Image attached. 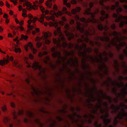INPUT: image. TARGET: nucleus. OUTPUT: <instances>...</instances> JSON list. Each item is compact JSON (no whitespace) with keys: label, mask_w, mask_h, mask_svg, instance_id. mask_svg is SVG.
Segmentation results:
<instances>
[{"label":"nucleus","mask_w":127,"mask_h":127,"mask_svg":"<svg viewBox=\"0 0 127 127\" xmlns=\"http://www.w3.org/2000/svg\"><path fill=\"white\" fill-rule=\"evenodd\" d=\"M94 51L96 53V56L93 58L92 56H91L92 57L93 60H92L91 59H89L92 62H96L100 63V64L99 66V69L100 71L102 72L103 73H99L98 74L100 77H102L103 76V74L106 75L107 74L108 68L104 64L105 62L108 60L107 55L111 57L113 56V54L110 52L107 54L106 52L104 51L102 53V55L104 57V58L103 59L101 57V54L98 52V50L97 48H95Z\"/></svg>","instance_id":"1"},{"label":"nucleus","mask_w":127,"mask_h":127,"mask_svg":"<svg viewBox=\"0 0 127 127\" xmlns=\"http://www.w3.org/2000/svg\"><path fill=\"white\" fill-rule=\"evenodd\" d=\"M87 95L88 97V99L87 100V102H89L90 101H94L97 100L98 103H97L93 110V112L96 113L98 109H100L101 113L104 112V110L101 107V103L102 100L99 97V95L95 90L93 89L88 90L86 92Z\"/></svg>","instance_id":"2"},{"label":"nucleus","mask_w":127,"mask_h":127,"mask_svg":"<svg viewBox=\"0 0 127 127\" xmlns=\"http://www.w3.org/2000/svg\"><path fill=\"white\" fill-rule=\"evenodd\" d=\"M120 33H118L115 31H114L112 33V35L117 36L114 37L110 42V43L107 46L108 47H109L111 46V44L113 45H116V48L119 50L121 46H123L126 45V43L125 42H122L120 41L124 40L127 39V37L125 36H122L119 37L118 35H120Z\"/></svg>","instance_id":"3"},{"label":"nucleus","mask_w":127,"mask_h":127,"mask_svg":"<svg viewBox=\"0 0 127 127\" xmlns=\"http://www.w3.org/2000/svg\"><path fill=\"white\" fill-rule=\"evenodd\" d=\"M75 49L78 51V54L80 56H82L83 58L82 60V67L83 68H85V59L89 58L93 60L92 57L90 55H88L86 54V44L83 43L82 45L79 47V45L77 44L75 46Z\"/></svg>","instance_id":"4"},{"label":"nucleus","mask_w":127,"mask_h":127,"mask_svg":"<svg viewBox=\"0 0 127 127\" xmlns=\"http://www.w3.org/2000/svg\"><path fill=\"white\" fill-rule=\"evenodd\" d=\"M31 88L33 91L32 94L33 95H35L37 96H39L40 95H46L48 96H51V92L50 90L49 89L47 90L46 92H42L39 91L38 89H35L33 86H32Z\"/></svg>","instance_id":"5"},{"label":"nucleus","mask_w":127,"mask_h":127,"mask_svg":"<svg viewBox=\"0 0 127 127\" xmlns=\"http://www.w3.org/2000/svg\"><path fill=\"white\" fill-rule=\"evenodd\" d=\"M32 67L35 70L38 69L39 70V75H40L44 74L46 71V68H42L41 66L39 65V63L36 62H35L33 64Z\"/></svg>","instance_id":"6"},{"label":"nucleus","mask_w":127,"mask_h":127,"mask_svg":"<svg viewBox=\"0 0 127 127\" xmlns=\"http://www.w3.org/2000/svg\"><path fill=\"white\" fill-rule=\"evenodd\" d=\"M111 83L112 86H116L119 87H123L124 86V84L122 82L119 83L115 80L112 81L111 79L109 78H108L107 80L105 82V83L108 86H109Z\"/></svg>","instance_id":"7"},{"label":"nucleus","mask_w":127,"mask_h":127,"mask_svg":"<svg viewBox=\"0 0 127 127\" xmlns=\"http://www.w3.org/2000/svg\"><path fill=\"white\" fill-rule=\"evenodd\" d=\"M122 19L125 20V21L120 22L119 24V26L120 27H123L125 24H127V16H122L121 15H120L118 16V18L116 19L115 20L116 22H118L122 20Z\"/></svg>","instance_id":"8"},{"label":"nucleus","mask_w":127,"mask_h":127,"mask_svg":"<svg viewBox=\"0 0 127 127\" xmlns=\"http://www.w3.org/2000/svg\"><path fill=\"white\" fill-rule=\"evenodd\" d=\"M66 63L67 64H69L72 66H78V61L77 58L74 60L72 57H71L67 61Z\"/></svg>","instance_id":"9"},{"label":"nucleus","mask_w":127,"mask_h":127,"mask_svg":"<svg viewBox=\"0 0 127 127\" xmlns=\"http://www.w3.org/2000/svg\"><path fill=\"white\" fill-rule=\"evenodd\" d=\"M120 106L124 107L125 108L127 109V105H125L124 103L122 102L120 104V106L118 105L115 106L114 105H112L110 107V108L113 110L112 112H115L118 111L119 109Z\"/></svg>","instance_id":"10"},{"label":"nucleus","mask_w":127,"mask_h":127,"mask_svg":"<svg viewBox=\"0 0 127 127\" xmlns=\"http://www.w3.org/2000/svg\"><path fill=\"white\" fill-rule=\"evenodd\" d=\"M52 56L54 58L57 57L59 59L56 61V63L57 64H60L61 63V60H62L63 63H64V62H63V58L62 57L61 53L60 52L56 51V52L53 53L52 54Z\"/></svg>","instance_id":"11"},{"label":"nucleus","mask_w":127,"mask_h":127,"mask_svg":"<svg viewBox=\"0 0 127 127\" xmlns=\"http://www.w3.org/2000/svg\"><path fill=\"white\" fill-rule=\"evenodd\" d=\"M109 116V114L108 113H106L104 115H102L100 117L101 119H103V122L105 125L104 126L106 127L108 124L111 122V120L110 119H107L105 118L108 117Z\"/></svg>","instance_id":"12"},{"label":"nucleus","mask_w":127,"mask_h":127,"mask_svg":"<svg viewBox=\"0 0 127 127\" xmlns=\"http://www.w3.org/2000/svg\"><path fill=\"white\" fill-rule=\"evenodd\" d=\"M127 88V83L125 85V87H123V88L121 90V93L118 94V96L119 97L122 98H124L126 94H127V92H126V90Z\"/></svg>","instance_id":"13"},{"label":"nucleus","mask_w":127,"mask_h":127,"mask_svg":"<svg viewBox=\"0 0 127 127\" xmlns=\"http://www.w3.org/2000/svg\"><path fill=\"white\" fill-rule=\"evenodd\" d=\"M107 33L106 32H104L103 33V35L104 36V37L97 36L95 38V39L97 40L99 39L101 41H108L109 40V38L108 36H107Z\"/></svg>","instance_id":"14"},{"label":"nucleus","mask_w":127,"mask_h":127,"mask_svg":"<svg viewBox=\"0 0 127 127\" xmlns=\"http://www.w3.org/2000/svg\"><path fill=\"white\" fill-rule=\"evenodd\" d=\"M98 94L101 95V98L102 99H106L108 100H109V102L110 103L112 102V99L111 97L109 96L106 95L105 94H103L102 91H99L98 92Z\"/></svg>","instance_id":"15"},{"label":"nucleus","mask_w":127,"mask_h":127,"mask_svg":"<svg viewBox=\"0 0 127 127\" xmlns=\"http://www.w3.org/2000/svg\"><path fill=\"white\" fill-rule=\"evenodd\" d=\"M91 22L93 23H99V21L98 20H96L94 18H92L91 19L90 18H88L86 20L85 22L88 23L89 22Z\"/></svg>","instance_id":"16"},{"label":"nucleus","mask_w":127,"mask_h":127,"mask_svg":"<svg viewBox=\"0 0 127 127\" xmlns=\"http://www.w3.org/2000/svg\"><path fill=\"white\" fill-rule=\"evenodd\" d=\"M64 33L66 36H69L68 38V39L69 40H70L71 38L74 37V35L73 34L71 33H69L67 31H64Z\"/></svg>","instance_id":"17"},{"label":"nucleus","mask_w":127,"mask_h":127,"mask_svg":"<svg viewBox=\"0 0 127 127\" xmlns=\"http://www.w3.org/2000/svg\"><path fill=\"white\" fill-rule=\"evenodd\" d=\"M76 28L78 30H79L81 33H83L84 32V30L83 28L80 27V26L81 25L80 23L79 22H76Z\"/></svg>","instance_id":"18"},{"label":"nucleus","mask_w":127,"mask_h":127,"mask_svg":"<svg viewBox=\"0 0 127 127\" xmlns=\"http://www.w3.org/2000/svg\"><path fill=\"white\" fill-rule=\"evenodd\" d=\"M98 28L99 30L101 31L103 29L105 31H106L109 29V28L106 26H105L104 27L101 24H99L98 26Z\"/></svg>","instance_id":"19"},{"label":"nucleus","mask_w":127,"mask_h":127,"mask_svg":"<svg viewBox=\"0 0 127 127\" xmlns=\"http://www.w3.org/2000/svg\"><path fill=\"white\" fill-rule=\"evenodd\" d=\"M54 34L55 36H56L58 34L59 36H62V34L61 32L60 28V27L58 28L57 30L55 31Z\"/></svg>","instance_id":"20"},{"label":"nucleus","mask_w":127,"mask_h":127,"mask_svg":"<svg viewBox=\"0 0 127 127\" xmlns=\"http://www.w3.org/2000/svg\"><path fill=\"white\" fill-rule=\"evenodd\" d=\"M9 62V60L8 59L6 60H0V65L3 66L8 64Z\"/></svg>","instance_id":"21"},{"label":"nucleus","mask_w":127,"mask_h":127,"mask_svg":"<svg viewBox=\"0 0 127 127\" xmlns=\"http://www.w3.org/2000/svg\"><path fill=\"white\" fill-rule=\"evenodd\" d=\"M53 42L55 44L57 45V47H60L61 46V44L60 43V40L59 38L57 40H56L55 39H54L53 40Z\"/></svg>","instance_id":"22"},{"label":"nucleus","mask_w":127,"mask_h":127,"mask_svg":"<svg viewBox=\"0 0 127 127\" xmlns=\"http://www.w3.org/2000/svg\"><path fill=\"white\" fill-rule=\"evenodd\" d=\"M81 8L79 7H76L75 9H73L71 11V13L74 14H75L77 12H79Z\"/></svg>","instance_id":"23"},{"label":"nucleus","mask_w":127,"mask_h":127,"mask_svg":"<svg viewBox=\"0 0 127 127\" xmlns=\"http://www.w3.org/2000/svg\"><path fill=\"white\" fill-rule=\"evenodd\" d=\"M44 34V37L45 39H47L49 37H50L51 36V33L49 32H43Z\"/></svg>","instance_id":"24"},{"label":"nucleus","mask_w":127,"mask_h":127,"mask_svg":"<svg viewBox=\"0 0 127 127\" xmlns=\"http://www.w3.org/2000/svg\"><path fill=\"white\" fill-rule=\"evenodd\" d=\"M64 54H65V55L62 58L63 60V62H64L66 60L67 56L70 55L69 53L67 52L66 51H64Z\"/></svg>","instance_id":"25"},{"label":"nucleus","mask_w":127,"mask_h":127,"mask_svg":"<svg viewBox=\"0 0 127 127\" xmlns=\"http://www.w3.org/2000/svg\"><path fill=\"white\" fill-rule=\"evenodd\" d=\"M45 17V16L43 13L42 14L40 18L38 19V21L40 23H43L44 21V19Z\"/></svg>","instance_id":"26"},{"label":"nucleus","mask_w":127,"mask_h":127,"mask_svg":"<svg viewBox=\"0 0 127 127\" xmlns=\"http://www.w3.org/2000/svg\"><path fill=\"white\" fill-rule=\"evenodd\" d=\"M49 122H51L50 124V127H53L56 124V121L54 120H53L52 119H50Z\"/></svg>","instance_id":"27"},{"label":"nucleus","mask_w":127,"mask_h":127,"mask_svg":"<svg viewBox=\"0 0 127 127\" xmlns=\"http://www.w3.org/2000/svg\"><path fill=\"white\" fill-rule=\"evenodd\" d=\"M10 118L5 117H4L3 119V122L5 124H7L10 121Z\"/></svg>","instance_id":"28"},{"label":"nucleus","mask_w":127,"mask_h":127,"mask_svg":"<svg viewBox=\"0 0 127 127\" xmlns=\"http://www.w3.org/2000/svg\"><path fill=\"white\" fill-rule=\"evenodd\" d=\"M26 114L27 116L30 118L32 117L34 115L33 113L30 111H27L26 112Z\"/></svg>","instance_id":"29"},{"label":"nucleus","mask_w":127,"mask_h":127,"mask_svg":"<svg viewBox=\"0 0 127 127\" xmlns=\"http://www.w3.org/2000/svg\"><path fill=\"white\" fill-rule=\"evenodd\" d=\"M34 122L39 125L40 127H42L43 126V124L40 123L39 119H36L34 121Z\"/></svg>","instance_id":"30"},{"label":"nucleus","mask_w":127,"mask_h":127,"mask_svg":"<svg viewBox=\"0 0 127 127\" xmlns=\"http://www.w3.org/2000/svg\"><path fill=\"white\" fill-rule=\"evenodd\" d=\"M122 66L125 70V73H127V65H126L124 62H123L122 64Z\"/></svg>","instance_id":"31"},{"label":"nucleus","mask_w":127,"mask_h":127,"mask_svg":"<svg viewBox=\"0 0 127 127\" xmlns=\"http://www.w3.org/2000/svg\"><path fill=\"white\" fill-rule=\"evenodd\" d=\"M47 20H52L54 22L55 20V17L52 16L51 17L45 16V17Z\"/></svg>","instance_id":"32"},{"label":"nucleus","mask_w":127,"mask_h":127,"mask_svg":"<svg viewBox=\"0 0 127 127\" xmlns=\"http://www.w3.org/2000/svg\"><path fill=\"white\" fill-rule=\"evenodd\" d=\"M27 9L29 10H31L32 9V8L31 7V4L30 3V2L28 1L27 2Z\"/></svg>","instance_id":"33"},{"label":"nucleus","mask_w":127,"mask_h":127,"mask_svg":"<svg viewBox=\"0 0 127 127\" xmlns=\"http://www.w3.org/2000/svg\"><path fill=\"white\" fill-rule=\"evenodd\" d=\"M93 33H91V32L89 33V32L87 31H86L85 32V34L86 36H87L89 34L90 35H93L95 33V31L94 30H93Z\"/></svg>","instance_id":"34"},{"label":"nucleus","mask_w":127,"mask_h":127,"mask_svg":"<svg viewBox=\"0 0 127 127\" xmlns=\"http://www.w3.org/2000/svg\"><path fill=\"white\" fill-rule=\"evenodd\" d=\"M28 36L26 35H24L23 34H22L21 36V38L19 39L20 40H22L23 39H24L25 40H27L28 38Z\"/></svg>","instance_id":"35"},{"label":"nucleus","mask_w":127,"mask_h":127,"mask_svg":"<svg viewBox=\"0 0 127 127\" xmlns=\"http://www.w3.org/2000/svg\"><path fill=\"white\" fill-rule=\"evenodd\" d=\"M91 9L89 8L86 9L85 10V12L84 13V14L86 15H89L91 13Z\"/></svg>","instance_id":"36"},{"label":"nucleus","mask_w":127,"mask_h":127,"mask_svg":"<svg viewBox=\"0 0 127 127\" xmlns=\"http://www.w3.org/2000/svg\"><path fill=\"white\" fill-rule=\"evenodd\" d=\"M62 14V12L60 11H59L57 13H55V15L57 17H58L59 16H61Z\"/></svg>","instance_id":"37"},{"label":"nucleus","mask_w":127,"mask_h":127,"mask_svg":"<svg viewBox=\"0 0 127 127\" xmlns=\"http://www.w3.org/2000/svg\"><path fill=\"white\" fill-rule=\"evenodd\" d=\"M49 60V57L48 56H47L45 57L44 59L43 60V63L47 64V62Z\"/></svg>","instance_id":"38"},{"label":"nucleus","mask_w":127,"mask_h":127,"mask_svg":"<svg viewBox=\"0 0 127 127\" xmlns=\"http://www.w3.org/2000/svg\"><path fill=\"white\" fill-rule=\"evenodd\" d=\"M1 109L2 111L3 112H5L7 110V106L6 105H4V106L1 107Z\"/></svg>","instance_id":"39"},{"label":"nucleus","mask_w":127,"mask_h":127,"mask_svg":"<svg viewBox=\"0 0 127 127\" xmlns=\"http://www.w3.org/2000/svg\"><path fill=\"white\" fill-rule=\"evenodd\" d=\"M103 104L105 107L107 111L108 112L109 110V108L108 107V104L107 102H104L103 103Z\"/></svg>","instance_id":"40"},{"label":"nucleus","mask_w":127,"mask_h":127,"mask_svg":"<svg viewBox=\"0 0 127 127\" xmlns=\"http://www.w3.org/2000/svg\"><path fill=\"white\" fill-rule=\"evenodd\" d=\"M114 63L115 64V66L116 69V70H117L118 67V64L117 61L116 60H114Z\"/></svg>","instance_id":"41"},{"label":"nucleus","mask_w":127,"mask_h":127,"mask_svg":"<svg viewBox=\"0 0 127 127\" xmlns=\"http://www.w3.org/2000/svg\"><path fill=\"white\" fill-rule=\"evenodd\" d=\"M15 51L16 53H20L21 52V49L19 48H15Z\"/></svg>","instance_id":"42"},{"label":"nucleus","mask_w":127,"mask_h":127,"mask_svg":"<svg viewBox=\"0 0 127 127\" xmlns=\"http://www.w3.org/2000/svg\"><path fill=\"white\" fill-rule=\"evenodd\" d=\"M108 14H106L105 15V18H104L102 16L100 17V20L102 21H103L104 20L105 18H107L108 17Z\"/></svg>","instance_id":"43"},{"label":"nucleus","mask_w":127,"mask_h":127,"mask_svg":"<svg viewBox=\"0 0 127 127\" xmlns=\"http://www.w3.org/2000/svg\"><path fill=\"white\" fill-rule=\"evenodd\" d=\"M94 125L95 127H101L102 126L101 124L98 125L97 122H95L94 123Z\"/></svg>","instance_id":"44"},{"label":"nucleus","mask_w":127,"mask_h":127,"mask_svg":"<svg viewBox=\"0 0 127 127\" xmlns=\"http://www.w3.org/2000/svg\"><path fill=\"white\" fill-rule=\"evenodd\" d=\"M12 114L13 115V118L14 119H16L17 118V116L16 115V112L14 110L12 112Z\"/></svg>","instance_id":"45"},{"label":"nucleus","mask_w":127,"mask_h":127,"mask_svg":"<svg viewBox=\"0 0 127 127\" xmlns=\"http://www.w3.org/2000/svg\"><path fill=\"white\" fill-rule=\"evenodd\" d=\"M34 25H35V24H34L33 26H31L30 25H29L28 26V27L30 30H32L33 29L34 27Z\"/></svg>","instance_id":"46"},{"label":"nucleus","mask_w":127,"mask_h":127,"mask_svg":"<svg viewBox=\"0 0 127 127\" xmlns=\"http://www.w3.org/2000/svg\"><path fill=\"white\" fill-rule=\"evenodd\" d=\"M40 100H40V101H42V100H45L46 101H50V100H49V98L48 97H44V98H41Z\"/></svg>","instance_id":"47"},{"label":"nucleus","mask_w":127,"mask_h":127,"mask_svg":"<svg viewBox=\"0 0 127 127\" xmlns=\"http://www.w3.org/2000/svg\"><path fill=\"white\" fill-rule=\"evenodd\" d=\"M92 51V49L90 47H88L86 49V52H88L89 53L91 52Z\"/></svg>","instance_id":"48"},{"label":"nucleus","mask_w":127,"mask_h":127,"mask_svg":"<svg viewBox=\"0 0 127 127\" xmlns=\"http://www.w3.org/2000/svg\"><path fill=\"white\" fill-rule=\"evenodd\" d=\"M119 80H127V77H126L125 78H124L122 76H119Z\"/></svg>","instance_id":"49"},{"label":"nucleus","mask_w":127,"mask_h":127,"mask_svg":"<svg viewBox=\"0 0 127 127\" xmlns=\"http://www.w3.org/2000/svg\"><path fill=\"white\" fill-rule=\"evenodd\" d=\"M39 6L40 7V9L41 11L43 13H44V10L45 9L41 5H39Z\"/></svg>","instance_id":"50"},{"label":"nucleus","mask_w":127,"mask_h":127,"mask_svg":"<svg viewBox=\"0 0 127 127\" xmlns=\"http://www.w3.org/2000/svg\"><path fill=\"white\" fill-rule=\"evenodd\" d=\"M46 5L49 8H50L51 7L52 5L51 3L47 1L46 3Z\"/></svg>","instance_id":"51"},{"label":"nucleus","mask_w":127,"mask_h":127,"mask_svg":"<svg viewBox=\"0 0 127 127\" xmlns=\"http://www.w3.org/2000/svg\"><path fill=\"white\" fill-rule=\"evenodd\" d=\"M43 40H45V42L47 44H49L50 43V41L47 39H43Z\"/></svg>","instance_id":"52"},{"label":"nucleus","mask_w":127,"mask_h":127,"mask_svg":"<svg viewBox=\"0 0 127 127\" xmlns=\"http://www.w3.org/2000/svg\"><path fill=\"white\" fill-rule=\"evenodd\" d=\"M10 105L13 108H14L15 107V103L13 102H11L10 103Z\"/></svg>","instance_id":"53"},{"label":"nucleus","mask_w":127,"mask_h":127,"mask_svg":"<svg viewBox=\"0 0 127 127\" xmlns=\"http://www.w3.org/2000/svg\"><path fill=\"white\" fill-rule=\"evenodd\" d=\"M27 46L28 47H30L32 49L33 48L32 44L30 42H29L28 43L27 45Z\"/></svg>","instance_id":"54"},{"label":"nucleus","mask_w":127,"mask_h":127,"mask_svg":"<svg viewBox=\"0 0 127 127\" xmlns=\"http://www.w3.org/2000/svg\"><path fill=\"white\" fill-rule=\"evenodd\" d=\"M37 6H38L36 5L33 4L32 6V9L34 10H36L37 9Z\"/></svg>","instance_id":"55"},{"label":"nucleus","mask_w":127,"mask_h":127,"mask_svg":"<svg viewBox=\"0 0 127 127\" xmlns=\"http://www.w3.org/2000/svg\"><path fill=\"white\" fill-rule=\"evenodd\" d=\"M24 113V112L23 110H19L18 113V114L19 115H21L23 114Z\"/></svg>","instance_id":"56"},{"label":"nucleus","mask_w":127,"mask_h":127,"mask_svg":"<svg viewBox=\"0 0 127 127\" xmlns=\"http://www.w3.org/2000/svg\"><path fill=\"white\" fill-rule=\"evenodd\" d=\"M58 8L56 5L54 4L53 7V10L55 11H57V10Z\"/></svg>","instance_id":"57"},{"label":"nucleus","mask_w":127,"mask_h":127,"mask_svg":"<svg viewBox=\"0 0 127 127\" xmlns=\"http://www.w3.org/2000/svg\"><path fill=\"white\" fill-rule=\"evenodd\" d=\"M122 9L120 8H118L116 10V11L117 13L121 12L122 11Z\"/></svg>","instance_id":"58"},{"label":"nucleus","mask_w":127,"mask_h":127,"mask_svg":"<svg viewBox=\"0 0 127 127\" xmlns=\"http://www.w3.org/2000/svg\"><path fill=\"white\" fill-rule=\"evenodd\" d=\"M49 65L52 68H54L55 67V66L51 62H50L49 64Z\"/></svg>","instance_id":"59"},{"label":"nucleus","mask_w":127,"mask_h":127,"mask_svg":"<svg viewBox=\"0 0 127 127\" xmlns=\"http://www.w3.org/2000/svg\"><path fill=\"white\" fill-rule=\"evenodd\" d=\"M39 111L42 112L46 113V111H45L44 109L43 108H41L39 109Z\"/></svg>","instance_id":"60"},{"label":"nucleus","mask_w":127,"mask_h":127,"mask_svg":"<svg viewBox=\"0 0 127 127\" xmlns=\"http://www.w3.org/2000/svg\"><path fill=\"white\" fill-rule=\"evenodd\" d=\"M62 46L64 48H65L67 45V43L65 42H64L62 44Z\"/></svg>","instance_id":"61"},{"label":"nucleus","mask_w":127,"mask_h":127,"mask_svg":"<svg viewBox=\"0 0 127 127\" xmlns=\"http://www.w3.org/2000/svg\"><path fill=\"white\" fill-rule=\"evenodd\" d=\"M63 12L64 13H67V9L66 7H64L63 8Z\"/></svg>","instance_id":"62"},{"label":"nucleus","mask_w":127,"mask_h":127,"mask_svg":"<svg viewBox=\"0 0 127 127\" xmlns=\"http://www.w3.org/2000/svg\"><path fill=\"white\" fill-rule=\"evenodd\" d=\"M71 4H75L76 3L77 1L76 0H71Z\"/></svg>","instance_id":"63"},{"label":"nucleus","mask_w":127,"mask_h":127,"mask_svg":"<svg viewBox=\"0 0 127 127\" xmlns=\"http://www.w3.org/2000/svg\"><path fill=\"white\" fill-rule=\"evenodd\" d=\"M75 19L76 20V21H78L79 19H79V16L77 15H76L75 16Z\"/></svg>","instance_id":"64"}]
</instances>
